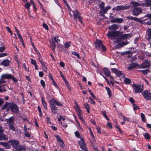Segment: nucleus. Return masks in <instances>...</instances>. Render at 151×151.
<instances>
[{
	"instance_id": "2f4dec72",
	"label": "nucleus",
	"mask_w": 151,
	"mask_h": 151,
	"mask_svg": "<svg viewBox=\"0 0 151 151\" xmlns=\"http://www.w3.org/2000/svg\"><path fill=\"white\" fill-rule=\"evenodd\" d=\"M131 4L132 5V6H134V7L139 6L142 5L141 4H140L139 3L134 1L131 2Z\"/></svg>"
},
{
	"instance_id": "e433bc0d",
	"label": "nucleus",
	"mask_w": 151,
	"mask_h": 151,
	"mask_svg": "<svg viewBox=\"0 0 151 151\" xmlns=\"http://www.w3.org/2000/svg\"><path fill=\"white\" fill-rule=\"evenodd\" d=\"M147 31L148 32V35L149 36V37L147 38V40L150 41V38H151V29L148 28L147 29Z\"/></svg>"
},
{
	"instance_id": "4c0bfd02",
	"label": "nucleus",
	"mask_w": 151,
	"mask_h": 151,
	"mask_svg": "<svg viewBox=\"0 0 151 151\" xmlns=\"http://www.w3.org/2000/svg\"><path fill=\"white\" fill-rule=\"evenodd\" d=\"M144 20L145 21L148 20V21L147 22H145V23L148 25H151V19H149L148 18L144 19Z\"/></svg>"
},
{
	"instance_id": "473e14b6",
	"label": "nucleus",
	"mask_w": 151,
	"mask_h": 151,
	"mask_svg": "<svg viewBox=\"0 0 151 151\" xmlns=\"http://www.w3.org/2000/svg\"><path fill=\"white\" fill-rule=\"evenodd\" d=\"M111 7L110 6H106V7L104 8V9L103 10V12L104 14H106L107 12V11L111 9Z\"/></svg>"
},
{
	"instance_id": "6ab92c4d",
	"label": "nucleus",
	"mask_w": 151,
	"mask_h": 151,
	"mask_svg": "<svg viewBox=\"0 0 151 151\" xmlns=\"http://www.w3.org/2000/svg\"><path fill=\"white\" fill-rule=\"evenodd\" d=\"M40 62L42 64V66L45 72H47V68L46 66V63L43 61H40Z\"/></svg>"
},
{
	"instance_id": "58836bf2",
	"label": "nucleus",
	"mask_w": 151,
	"mask_h": 151,
	"mask_svg": "<svg viewBox=\"0 0 151 151\" xmlns=\"http://www.w3.org/2000/svg\"><path fill=\"white\" fill-rule=\"evenodd\" d=\"M72 53L73 55L76 56L78 59H80L81 58V57L79 54L78 53H77L76 52H72Z\"/></svg>"
},
{
	"instance_id": "4d7b16f0",
	"label": "nucleus",
	"mask_w": 151,
	"mask_h": 151,
	"mask_svg": "<svg viewBox=\"0 0 151 151\" xmlns=\"http://www.w3.org/2000/svg\"><path fill=\"white\" fill-rule=\"evenodd\" d=\"M31 63L33 65H36V64H37V63L36 61L33 59H31Z\"/></svg>"
},
{
	"instance_id": "f3484780",
	"label": "nucleus",
	"mask_w": 151,
	"mask_h": 151,
	"mask_svg": "<svg viewBox=\"0 0 151 151\" xmlns=\"http://www.w3.org/2000/svg\"><path fill=\"white\" fill-rule=\"evenodd\" d=\"M103 71L105 75L106 76H109L110 75L111 72L107 68H103Z\"/></svg>"
},
{
	"instance_id": "8fccbe9b",
	"label": "nucleus",
	"mask_w": 151,
	"mask_h": 151,
	"mask_svg": "<svg viewBox=\"0 0 151 151\" xmlns=\"http://www.w3.org/2000/svg\"><path fill=\"white\" fill-rule=\"evenodd\" d=\"M58 142L59 143L60 145L63 146V142L62 140L60 139H58Z\"/></svg>"
},
{
	"instance_id": "79ce46f5",
	"label": "nucleus",
	"mask_w": 151,
	"mask_h": 151,
	"mask_svg": "<svg viewBox=\"0 0 151 151\" xmlns=\"http://www.w3.org/2000/svg\"><path fill=\"white\" fill-rule=\"evenodd\" d=\"M134 20L135 21L140 22L141 23H143V21L142 20L137 17H135Z\"/></svg>"
},
{
	"instance_id": "37998d69",
	"label": "nucleus",
	"mask_w": 151,
	"mask_h": 151,
	"mask_svg": "<svg viewBox=\"0 0 151 151\" xmlns=\"http://www.w3.org/2000/svg\"><path fill=\"white\" fill-rule=\"evenodd\" d=\"M117 18L112 17L111 18V22L112 23H116Z\"/></svg>"
},
{
	"instance_id": "7ed1b4c3",
	"label": "nucleus",
	"mask_w": 151,
	"mask_h": 151,
	"mask_svg": "<svg viewBox=\"0 0 151 151\" xmlns=\"http://www.w3.org/2000/svg\"><path fill=\"white\" fill-rule=\"evenodd\" d=\"M122 32H116L114 33L116 37L114 42H119L121 41L122 39H129L132 37V35L131 34H127L123 35Z\"/></svg>"
},
{
	"instance_id": "5fc2aeb1",
	"label": "nucleus",
	"mask_w": 151,
	"mask_h": 151,
	"mask_svg": "<svg viewBox=\"0 0 151 151\" xmlns=\"http://www.w3.org/2000/svg\"><path fill=\"white\" fill-rule=\"evenodd\" d=\"M6 82V81L4 80V79H2L1 78L0 79V85L2 83H5Z\"/></svg>"
},
{
	"instance_id": "bf43d9fd",
	"label": "nucleus",
	"mask_w": 151,
	"mask_h": 151,
	"mask_svg": "<svg viewBox=\"0 0 151 151\" xmlns=\"http://www.w3.org/2000/svg\"><path fill=\"white\" fill-rule=\"evenodd\" d=\"M111 70L112 73L116 74L118 70L116 68H113L111 69Z\"/></svg>"
},
{
	"instance_id": "aec40b11",
	"label": "nucleus",
	"mask_w": 151,
	"mask_h": 151,
	"mask_svg": "<svg viewBox=\"0 0 151 151\" xmlns=\"http://www.w3.org/2000/svg\"><path fill=\"white\" fill-rule=\"evenodd\" d=\"M0 144L4 146V147L6 149H9L10 148V145L7 143L1 142Z\"/></svg>"
},
{
	"instance_id": "052dcab7",
	"label": "nucleus",
	"mask_w": 151,
	"mask_h": 151,
	"mask_svg": "<svg viewBox=\"0 0 151 151\" xmlns=\"http://www.w3.org/2000/svg\"><path fill=\"white\" fill-rule=\"evenodd\" d=\"M52 83L53 85L55 87H57V84L54 81V80L53 78H52Z\"/></svg>"
},
{
	"instance_id": "09e8293b",
	"label": "nucleus",
	"mask_w": 151,
	"mask_h": 151,
	"mask_svg": "<svg viewBox=\"0 0 151 151\" xmlns=\"http://www.w3.org/2000/svg\"><path fill=\"white\" fill-rule=\"evenodd\" d=\"M30 6V5L29 3H27L24 5L25 7L28 10L29 9Z\"/></svg>"
},
{
	"instance_id": "f704fd0d",
	"label": "nucleus",
	"mask_w": 151,
	"mask_h": 151,
	"mask_svg": "<svg viewBox=\"0 0 151 151\" xmlns=\"http://www.w3.org/2000/svg\"><path fill=\"white\" fill-rule=\"evenodd\" d=\"M105 88L107 91L108 96L109 97H111L112 95L111 91V90L108 87H106Z\"/></svg>"
},
{
	"instance_id": "864d4df0",
	"label": "nucleus",
	"mask_w": 151,
	"mask_h": 151,
	"mask_svg": "<svg viewBox=\"0 0 151 151\" xmlns=\"http://www.w3.org/2000/svg\"><path fill=\"white\" fill-rule=\"evenodd\" d=\"M43 27L46 30L48 29V26L45 23H43Z\"/></svg>"
},
{
	"instance_id": "dca6fc26",
	"label": "nucleus",
	"mask_w": 151,
	"mask_h": 151,
	"mask_svg": "<svg viewBox=\"0 0 151 151\" xmlns=\"http://www.w3.org/2000/svg\"><path fill=\"white\" fill-rule=\"evenodd\" d=\"M11 77V74L5 73L2 75L1 76V78L4 79H10Z\"/></svg>"
},
{
	"instance_id": "680f3d73",
	"label": "nucleus",
	"mask_w": 151,
	"mask_h": 151,
	"mask_svg": "<svg viewBox=\"0 0 151 151\" xmlns=\"http://www.w3.org/2000/svg\"><path fill=\"white\" fill-rule=\"evenodd\" d=\"M127 54H129V55L128 56V57L129 58L131 57L132 55V53L131 52H126Z\"/></svg>"
},
{
	"instance_id": "423d86ee",
	"label": "nucleus",
	"mask_w": 151,
	"mask_h": 151,
	"mask_svg": "<svg viewBox=\"0 0 151 151\" xmlns=\"http://www.w3.org/2000/svg\"><path fill=\"white\" fill-rule=\"evenodd\" d=\"M72 12L73 13L75 20H76L78 19L80 22L82 23V21L78 11L77 10H74V11H72Z\"/></svg>"
},
{
	"instance_id": "c9c22d12",
	"label": "nucleus",
	"mask_w": 151,
	"mask_h": 151,
	"mask_svg": "<svg viewBox=\"0 0 151 151\" xmlns=\"http://www.w3.org/2000/svg\"><path fill=\"white\" fill-rule=\"evenodd\" d=\"M139 71L142 73L144 75L147 74L149 71L148 70L146 69L145 70H139Z\"/></svg>"
},
{
	"instance_id": "7c9ffc66",
	"label": "nucleus",
	"mask_w": 151,
	"mask_h": 151,
	"mask_svg": "<svg viewBox=\"0 0 151 151\" xmlns=\"http://www.w3.org/2000/svg\"><path fill=\"white\" fill-rule=\"evenodd\" d=\"M50 46L52 48V49L54 50L56 47V45L55 44L54 41H52L50 43Z\"/></svg>"
},
{
	"instance_id": "2eb2a0df",
	"label": "nucleus",
	"mask_w": 151,
	"mask_h": 151,
	"mask_svg": "<svg viewBox=\"0 0 151 151\" xmlns=\"http://www.w3.org/2000/svg\"><path fill=\"white\" fill-rule=\"evenodd\" d=\"M14 29L15 30V31L16 32L17 34V35H18V37L20 39V40L21 42H22V43L23 44L24 41L23 40V39L21 36L20 35V34L19 33V30L16 27H14Z\"/></svg>"
},
{
	"instance_id": "bb28decb",
	"label": "nucleus",
	"mask_w": 151,
	"mask_h": 151,
	"mask_svg": "<svg viewBox=\"0 0 151 151\" xmlns=\"http://www.w3.org/2000/svg\"><path fill=\"white\" fill-rule=\"evenodd\" d=\"M18 151H24L25 150V148L22 146H18L17 148L16 149Z\"/></svg>"
},
{
	"instance_id": "338daca9",
	"label": "nucleus",
	"mask_w": 151,
	"mask_h": 151,
	"mask_svg": "<svg viewBox=\"0 0 151 151\" xmlns=\"http://www.w3.org/2000/svg\"><path fill=\"white\" fill-rule=\"evenodd\" d=\"M96 129L97 130V132L99 133V134L101 133V129L100 127L98 128V127H96Z\"/></svg>"
},
{
	"instance_id": "412c9836",
	"label": "nucleus",
	"mask_w": 151,
	"mask_h": 151,
	"mask_svg": "<svg viewBox=\"0 0 151 151\" xmlns=\"http://www.w3.org/2000/svg\"><path fill=\"white\" fill-rule=\"evenodd\" d=\"M142 63L145 68H148L150 65V62L147 60L145 61Z\"/></svg>"
},
{
	"instance_id": "c756f323",
	"label": "nucleus",
	"mask_w": 151,
	"mask_h": 151,
	"mask_svg": "<svg viewBox=\"0 0 151 151\" xmlns=\"http://www.w3.org/2000/svg\"><path fill=\"white\" fill-rule=\"evenodd\" d=\"M145 6H151V0H145Z\"/></svg>"
},
{
	"instance_id": "f257e3e1",
	"label": "nucleus",
	"mask_w": 151,
	"mask_h": 151,
	"mask_svg": "<svg viewBox=\"0 0 151 151\" xmlns=\"http://www.w3.org/2000/svg\"><path fill=\"white\" fill-rule=\"evenodd\" d=\"M49 102L50 105V107L52 112L53 114L56 113L58 110V108L55 106V104L58 106H63V104L60 102L58 101L56 99H52L51 100H49Z\"/></svg>"
},
{
	"instance_id": "b1692460",
	"label": "nucleus",
	"mask_w": 151,
	"mask_h": 151,
	"mask_svg": "<svg viewBox=\"0 0 151 151\" xmlns=\"http://www.w3.org/2000/svg\"><path fill=\"white\" fill-rule=\"evenodd\" d=\"M115 74L117 77H119L121 76L122 78L125 77V75L122 73V72L120 71L117 70Z\"/></svg>"
},
{
	"instance_id": "13d9d810",
	"label": "nucleus",
	"mask_w": 151,
	"mask_h": 151,
	"mask_svg": "<svg viewBox=\"0 0 151 151\" xmlns=\"http://www.w3.org/2000/svg\"><path fill=\"white\" fill-rule=\"evenodd\" d=\"M40 83L42 86L43 87H45V83L44 81L43 80H41L40 81Z\"/></svg>"
},
{
	"instance_id": "0eeeda50",
	"label": "nucleus",
	"mask_w": 151,
	"mask_h": 151,
	"mask_svg": "<svg viewBox=\"0 0 151 151\" xmlns=\"http://www.w3.org/2000/svg\"><path fill=\"white\" fill-rule=\"evenodd\" d=\"M142 93L145 99L147 100H151V93L149 90H145Z\"/></svg>"
},
{
	"instance_id": "1a4fd4ad",
	"label": "nucleus",
	"mask_w": 151,
	"mask_h": 151,
	"mask_svg": "<svg viewBox=\"0 0 151 151\" xmlns=\"http://www.w3.org/2000/svg\"><path fill=\"white\" fill-rule=\"evenodd\" d=\"M78 143L79 144L80 147L81 149L85 151H87L88 149L86 147V145L84 142L83 139L81 138V140L79 141Z\"/></svg>"
},
{
	"instance_id": "e2e57ef3",
	"label": "nucleus",
	"mask_w": 151,
	"mask_h": 151,
	"mask_svg": "<svg viewBox=\"0 0 151 151\" xmlns=\"http://www.w3.org/2000/svg\"><path fill=\"white\" fill-rule=\"evenodd\" d=\"M89 99L91 101V103L93 104H95V102L94 100L91 98L90 97L89 98Z\"/></svg>"
},
{
	"instance_id": "72a5a7b5",
	"label": "nucleus",
	"mask_w": 151,
	"mask_h": 151,
	"mask_svg": "<svg viewBox=\"0 0 151 151\" xmlns=\"http://www.w3.org/2000/svg\"><path fill=\"white\" fill-rule=\"evenodd\" d=\"M84 107L85 109H86L87 110V111L88 113H89V109L90 107L89 106L88 104L87 103H86L84 104Z\"/></svg>"
},
{
	"instance_id": "69168bd1",
	"label": "nucleus",
	"mask_w": 151,
	"mask_h": 151,
	"mask_svg": "<svg viewBox=\"0 0 151 151\" xmlns=\"http://www.w3.org/2000/svg\"><path fill=\"white\" fill-rule=\"evenodd\" d=\"M138 68H145L144 66H143V63L139 65L138 66Z\"/></svg>"
},
{
	"instance_id": "a19ab883",
	"label": "nucleus",
	"mask_w": 151,
	"mask_h": 151,
	"mask_svg": "<svg viewBox=\"0 0 151 151\" xmlns=\"http://www.w3.org/2000/svg\"><path fill=\"white\" fill-rule=\"evenodd\" d=\"M124 21V19L122 18H117L116 19V23H122Z\"/></svg>"
},
{
	"instance_id": "a18cd8bd",
	"label": "nucleus",
	"mask_w": 151,
	"mask_h": 151,
	"mask_svg": "<svg viewBox=\"0 0 151 151\" xmlns=\"http://www.w3.org/2000/svg\"><path fill=\"white\" fill-rule=\"evenodd\" d=\"M71 42H66L64 44L65 47L66 48H68L71 45Z\"/></svg>"
},
{
	"instance_id": "a211bd4d",
	"label": "nucleus",
	"mask_w": 151,
	"mask_h": 151,
	"mask_svg": "<svg viewBox=\"0 0 151 151\" xmlns=\"http://www.w3.org/2000/svg\"><path fill=\"white\" fill-rule=\"evenodd\" d=\"M9 61L8 59L3 60L1 63V64L5 66L9 65Z\"/></svg>"
},
{
	"instance_id": "4468645a",
	"label": "nucleus",
	"mask_w": 151,
	"mask_h": 151,
	"mask_svg": "<svg viewBox=\"0 0 151 151\" xmlns=\"http://www.w3.org/2000/svg\"><path fill=\"white\" fill-rule=\"evenodd\" d=\"M138 65L137 63H132L129 64V66L127 67L129 70H131L137 67Z\"/></svg>"
},
{
	"instance_id": "9d476101",
	"label": "nucleus",
	"mask_w": 151,
	"mask_h": 151,
	"mask_svg": "<svg viewBox=\"0 0 151 151\" xmlns=\"http://www.w3.org/2000/svg\"><path fill=\"white\" fill-rule=\"evenodd\" d=\"M142 12V9L140 8H135L132 11V14L134 16H137Z\"/></svg>"
},
{
	"instance_id": "6e6552de",
	"label": "nucleus",
	"mask_w": 151,
	"mask_h": 151,
	"mask_svg": "<svg viewBox=\"0 0 151 151\" xmlns=\"http://www.w3.org/2000/svg\"><path fill=\"white\" fill-rule=\"evenodd\" d=\"M133 87L135 93H140L143 90V87L141 85L134 84Z\"/></svg>"
},
{
	"instance_id": "de8ad7c7",
	"label": "nucleus",
	"mask_w": 151,
	"mask_h": 151,
	"mask_svg": "<svg viewBox=\"0 0 151 151\" xmlns=\"http://www.w3.org/2000/svg\"><path fill=\"white\" fill-rule=\"evenodd\" d=\"M13 124H11L9 125V128L12 131H14L15 130V127L13 125Z\"/></svg>"
},
{
	"instance_id": "4be33fe9",
	"label": "nucleus",
	"mask_w": 151,
	"mask_h": 151,
	"mask_svg": "<svg viewBox=\"0 0 151 151\" xmlns=\"http://www.w3.org/2000/svg\"><path fill=\"white\" fill-rule=\"evenodd\" d=\"M75 109L77 113L78 116H81V110L79 108V106H76L75 107Z\"/></svg>"
},
{
	"instance_id": "49530a36",
	"label": "nucleus",
	"mask_w": 151,
	"mask_h": 151,
	"mask_svg": "<svg viewBox=\"0 0 151 151\" xmlns=\"http://www.w3.org/2000/svg\"><path fill=\"white\" fill-rule=\"evenodd\" d=\"M64 82H65V83L66 86H67L69 90V91H70V86L69 85L68 82L65 79H64Z\"/></svg>"
},
{
	"instance_id": "774afa93",
	"label": "nucleus",
	"mask_w": 151,
	"mask_h": 151,
	"mask_svg": "<svg viewBox=\"0 0 151 151\" xmlns=\"http://www.w3.org/2000/svg\"><path fill=\"white\" fill-rule=\"evenodd\" d=\"M145 17H148V18L149 19H151V14H147L146 15H145Z\"/></svg>"
},
{
	"instance_id": "ddd939ff",
	"label": "nucleus",
	"mask_w": 151,
	"mask_h": 151,
	"mask_svg": "<svg viewBox=\"0 0 151 151\" xmlns=\"http://www.w3.org/2000/svg\"><path fill=\"white\" fill-rule=\"evenodd\" d=\"M14 116H12L8 119H6V122L9 125L13 124L14 123Z\"/></svg>"
},
{
	"instance_id": "f03ea898",
	"label": "nucleus",
	"mask_w": 151,
	"mask_h": 151,
	"mask_svg": "<svg viewBox=\"0 0 151 151\" xmlns=\"http://www.w3.org/2000/svg\"><path fill=\"white\" fill-rule=\"evenodd\" d=\"M118 26L117 24H114L111 26L109 27V31L108 33L106 34L107 36L109 39H110L114 41L115 39V35L114 34V33L116 32H120L119 31H115L118 29Z\"/></svg>"
},
{
	"instance_id": "5701e85b",
	"label": "nucleus",
	"mask_w": 151,
	"mask_h": 151,
	"mask_svg": "<svg viewBox=\"0 0 151 151\" xmlns=\"http://www.w3.org/2000/svg\"><path fill=\"white\" fill-rule=\"evenodd\" d=\"M123 78L124 79V82L126 84H129L131 83V81L129 78H126L125 77Z\"/></svg>"
},
{
	"instance_id": "393cba45",
	"label": "nucleus",
	"mask_w": 151,
	"mask_h": 151,
	"mask_svg": "<svg viewBox=\"0 0 151 151\" xmlns=\"http://www.w3.org/2000/svg\"><path fill=\"white\" fill-rule=\"evenodd\" d=\"M42 104L43 106L46 109H47V103L45 101L44 98L42 97L41 98Z\"/></svg>"
},
{
	"instance_id": "603ef678",
	"label": "nucleus",
	"mask_w": 151,
	"mask_h": 151,
	"mask_svg": "<svg viewBox=\"0 0 151 151\" xmlns=\"http://www.w3.org/2000/svg\"><path fill=\"white\" fill-rule=\"evenodd\" d=\"M10 79H11L12 81L15 82H16L18 80L16 78L12 76L11 75V77H10Z\"/></svg>"
},
{
	"instance_id": "20e7f679",
	"label": "nucleus",
	"mask_w": 151,
	"mask_h": 151,
	"mask_svg": "<svg viewBox=\"0 0 151 151\" xmlns=\"http://www.w3.org/2000/svg\"><path fill=\"white\" fill-rule=\"evenodd\" d=\"M9 108L11 111L14 113H17L19 111V107L18 106L15 104H10Z\"/></svg>"
},
{
	"instance_id": "c03bdc74",
	"label": "nucleus",
	"mask_w": 151,
	"mask_h": 151,
	"mask_svg": "<svg viewBox=\"0 0 151 151\" xmlns=\"http://www.w3.org/2000/svg\"><path fill=\"white\" fill-rule=\"evenodd\" d=\"M141 118L142 121L143 122H145V116L144 114L143 113H141Z\"/></svg>"
},
{
	"instance_id": "6e6d98bb",
	"label": "nucleus",
	"mask_w": 151,
	"mask_h": 151,
	"mask_svg": "<svg viewBox=\"0 0 151 151\" xmlns=\"http://www.w3.org/2000/svg\"><path fill=\"white\" fill-rule=\"evenodd\" d=\"M88 91L89 92L90 95L94 98L96 99V98L94 94L93 93L91 92V90H88Z\"/></svg>"
},
{
	"instance_id": "c85d7f7f",
	"label": "nucleus",
	"mask_w": 151,
	"mask_h": 151,
	"mask_svg": "<svg viewBox=\"0 0 151 151\" xmlns=\"http://www.w3.org/2000/svg\"><path fill=\"white\" fill-rule=\"evenodd\" d=\"M105 6V3L103 2H101L100 4L99 5V6L101 9V11L103 12V10L104 9Z\"/></svg>"
},
{
	"instance_id": "0e129e2a",
	"label": "nucleus",
	"mask_w": 151,
	"mask_h": 151,
	"mask_svg": "<svg viewBox=\"0 0 151 151\" xmlns=\"http://www.w3.org/2000/svg\"><path fill=\"white\" fill-rule=\"evenodd\" d=\"M116 128L119 130V132L120 133H122V130H121L120 128L119 127V126L117 125H116Z\"/></svg>"
},
{
	"instance_id": "3c124183",
	"label": "nucleus",
	"mask_w": 151,
	"mask_h": 151,
	"mask_svg": "<svg viewBox=\"0 0 151 151\" xmlns=\"http://www.w3.org/2000/svg\"><path fill=\"white\" fill-rule=\"evenodd\" d=\"M54 40L55 42L57 43H58V42H60V40L59 39L58 37V36H56V37H55L54 38Z\"/></svg>"
},
{
	"instance_id": "39448f33",
	"label": "nucleus",
	"mask_w": 151,
	"mask_h": 151,
	"mask_svg": "<svg viewBox=\"0 0 151 151\" xmlns=\"http://www.w3.org/2000/svg\"><path fill=\"white\" fill-rule=\"evenodd\" d=\"M96 47L98 50L101 48L104 51L106 50V47L102 44V41L99 40H97L96 41Z\"/></svg>"
},
{
	"instance_id": "9b49d317",
	"label": "nucleus",
	"mask_w": 151,
	"mask_h": 151,
	"mask_svg": "<svg viewBox=\"0 0 151 151\" xmlns=\"http://www.w3.org/2000/svg\"><path fill=\"white\" fill-rule=\"evenodd\" d=\"M130 8L129 6H118L116 7L114 9L115 10L117 11H120L121 10H126L129 9Z\"/></svg>"
},
{
	"instance_id": "f8f14e48",
	"label": "nucleus",
	"mask_w": 151,
	"mask_h": 151,
	"mask_svg": "<svg viewBox=\"0 0 151 151\" xmlns=\"http://www.w3.org/2000/svg\"><path fill=\"white\" fill-rule=\"evenodd\" d=\"M9 142L11 143V145L13 147L16 149L17 148L19 142L16 140H10L9 141Z\"/></svg>"
},
{
	"instance_id": "a878e982",
	"label": "nucleus",
	"mask_w": 151,
	"mask_h": 151,
	"mask_svg": "<svg viewBox=\"0 0 151 151\" xmlns=\"http://www.w3.org/2000/svg\"><path fill=\"white\" fill-rule=\"evenodd\" d=\"M10 104L8 102H6L2 107L1 109L2 110L5 109L6 108L9 107Z\"/></svg>"
},
{
	"instance_id": "ea45409f",
	"label": "nucleus",
	"mask_w": 151,
	"mask_h": 151,
	"mask_svg": "<svg viewBox=\"0 0 151 151\" xmlns=\"http://www.w3.org/2000/svg\"><path fill=\"white\" fill-rule=\"evenodd\" d=\"M144 136L146 139H149L150 138V135L147 133H145Z\"/></svg>"
},
{
	"instance_id": "cd10ccee",
	"label": "nucleus",
	"mask_w": 151,
	"mask_h": 151,
	"mask_svg": "<svg viewBox=\"0 0 151 151\" xmlns=\"http://www.w3.org/2000/svg\"><path fill=\"white\" fill-rule=\"evenodd\" d=\"M8 138L5 135L3 134H0V140H7Z\"/></svg>"
}]
</instances>
